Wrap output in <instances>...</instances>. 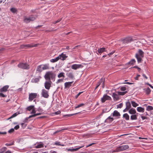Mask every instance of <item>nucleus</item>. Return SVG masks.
Returning <instances> with one entry per match:
<instances>
[{"mask_svg":"<svg viewBox=\"0 0 153 153\" xmlns=\"http://www.w3.org/2000/svg\"><path fill=\"white\" fill-rule=\"evenodd\" d=\"M55 74L52 71L47 72L45 76V78L46 80L51 81V79L55 80Z\"/></svg>","mask_w":153,"mask_h":153,"instance_id":"obj_1","label":"nucleus"},{"mask_svg":"<svg viewBox=\"0 0 153 153\" xmlns=\"http://www.w3.org/2000/svg\"><path fill=\"white\" fill-rule=\"evenodd\" d=\"M138 53L135 54V57L137 59L138 63L141 62L142 60V57L144 56V52L140 49H139L138 51Z\"/></svg>","mask_w":153,"mask_h":153,"instance_id":"obj_2","label":"nucleus"},{"mask_svg":"<svg viewBox=\"0 0 153 153\" xmlns=\"http://www.w3.org/2000/svg\"><path fill=\"white\" fill-rule=\"evenodd\" d=\"M36 17V16L33 15H31L29 17L25 16L24 19V22L27 23L30 21L35 20Z\"/></svg>","mask_w":153,"mask_h":153,"instance_id":"obj_3","label":"nucleus"},{"mask_svg":"<svg viewBox=\"0 0 153 153\" xmlns=\"http://www.w3.org/2000/svg\"><path fill=\"white\" fill-rule=\"evenodd\" d=\"M129 148V146L127 145H123L117 147L116 149L114 150L115 152H119L126 150Z\"/></svg>","mask_w":153,"mask_h":153,"instance_id":"obj_4","label":"nucleus"},{"mask_svg":"<svg viewBox=\"0 0 153 153\" xmlns=\"http://www.w3.org/2000/svg\"><path fill=\"white\" fill-rule=\"evenodd\" d=\"M18 66L20 68L28 70L30 68L29 65L27 63H20L18 65Z\"/></svg>","mask_w":153,"mask_h":153,"instance_id":"obj_5","label":"nucleus"},{"mask_svg":"<svg viewBox=\"0 0 153 153\" xmlns=\"http://www.w3.org/2000/svg\"><path fill=\"white\" fill-rule=\"evenodd\" d=\"M41 95L42 97L46 98H48L49 97L48 91L43 89L42 90Z\"/></svg>","mask_w":153,"mask_h":153,"instance_id":"obj_6","label":"nucleus"},{"mask_svg":"<svg viewBox=\"0 0 153 153\" xmlns=\"http://www.w3.org/2000/svg\"><path fill=\"white\" fill-rule=\"evenodd\" d=\"M111 98L110 97L106 94H105L103 95V97L101 98V101L102 103H104L106 100H111Z\"/></svg>","mask_w":153,"mask_h":153,"instance_id":"obj_7","label":"nucleus"},{"mask_svg":"<svg viewBox=\"0 0 153 153\" xmlns=\"http://www.w3.org/2000/svg\"><path fill=\"white\" fill-rule=\"evenodd\" d=\"M37 94L36 93H31L29 95V99L30 101H32L33 99L36 97Z\"/></svg>","mask_w":153,"mask_h":153,"instance_id":"obj_8","label":"nucleus"},{"mask_svg":"<svg viewBox=\"0 0 153 153\" xmlns=\"http://www.w3.org/2000/svg\"><path fill=\"white\" fill-rule=\"evenodd\" d=\"M131 37H129L124 39L123 41V42L124 44L128 43L133 41Z\"/></svg>","mask_w":153,"mask_h":153,"instance_id":"obj_9","label":"nucleus"},{"mask_svg":"<svg viewBox=\"0 0 153 153\" xmlns=\"http://www.w3.org/2000/svg\"><path fill=\"white\" fill-rule=\"evenodd\" d=\"M83 66L81 64H74L71 66L72 69L76 70L80 68H82Z\"/></svg>","mask_w":153,"mask_h":153,"instance_id":"obj_10","label":"nucleus"},{"mask_svg":"<svg viewBox=\"0 0 153 153\" xmlns=\"http://www.w3.org/2000/svg\"><path fill=\"white\" fill-rule=\"evenodd\" d=\"M51 81H49V82H46L45 83L44 85L45 88L46 89L49 90L51 87Z\"/></svg>","mask_w":153,"mask_h":153,"instance_id":"obj_11","label":"nucleus"},{"mask_svg":"<svg viewBox=\"0 0 153 153\" xmlns=\"http://www.w3.org/2000/svg\"><path fill=\"white\" fill-rule=\"evenodd\" d=\"M112 96L114 100H118L119 99V95L118 93H117V91L115 93H113Z\"/></svg>","mask_w":153,"mask_h":153,"instance_id":"obj_12","label":"nucleus"},{"mask_svg":"<svg viewBox=\"0 0 153 153\" xmlns=\"http://www.w3.org/2000/svg\"><path fill=\"white\" fill-rule=\"evenodd\" d=\"M58 57L59 58V59H60L62 60H64L66 59L68 56H66L65 54H64L63 53H62Z\"/></svg>","mask_w":153,"mask_h":153,"instance_id":"obj_13","label":"nucleus"},{"mask_svg":"<svg viewBox=\"0 0 153 153\" xmlns=\"http://www.w3.org/2000/svg\"><path fill=\"white\" fill-rule=\"evenodd\" d=\"M34 147L36 148H43L44 147V144L42 142L36 143L34 144Z\"/></svg>","mask_w":153,"mask_h":153,"instance_id":"obj_14","label":"nucleus"},{"mask_svg":"<svg viewBox=\"0 0 153 153\" xmlns=\"http://www.w3.org/2000/svg\"><path fill=\"white\" fill-rule=\"evenodd\" d=\"M9 87V85H5L0 89V91L1 92H6L7 91Z\"/></svg>","mask_w":153,"mask_h":153,"instance_id":"obj_15","label":"nucleus"},{"mask_svg":"<svg viewBox=\"0 0 153 153\" xmlns=\"http://www.w3.org/2000/svg\"><path fill=\"white\" fill-rule=\"evenodd\" d=\"M104 81L105 79H104L103 78H101L97 84V86L95 88V90L97 89L102 82V84H103L104 83Z\"/></svg>","mask_w":153,"mask_h":153,"instance_id":"obj_16","label":"nucleus"},{"mask_svg":"<svg viewBox=\"0 0 153 153\" xmlns=\"http://www.w3.org/2000/svg\"><path fill=\"white\" fill-rule=\"evenodd\" d=\"M73 81H72L65 82L64 84L65 88H69L71 86V84L73 83Z\"/></svg>","mask_w":153,"mask_h":153,"instance_id":"obj_17","label":"nucleus"},{"mask_svg":"<svg viewBox=\"0 0 153 153\" xmlns=\"http://www.w3.org/2000/svg\"><path fill=\"white\" fill-rule=\"evenodd\" d=\"M84 146V145H83L81 146H79L78 148H77L76 149H67V151H71V152H74L80 149L83 147Z\"/></svg>","mask_w":153,"mask_h":153,"instance_id":"obj_18","label":"nucleus"},{"mask_svg":"<svg viewBox=\"0 0 153 153\" xmlns=\"http://www.w3.org/2000/svg\"><path fill=\"white\" fill-rule=\"evenodd\" d=\"M106 51V48H98L97 50L98 52L100 55L103 52Z\"/></svg>","mask_w":153,"mask_h":153,"instance_id":"obj_19","label":"nucleus"},{"mask_svg":"<svg viewBox=\"0 0 153 153\" xmlns=\"http://www.w3.org/2000/svg\"><path fill=\"white\" fill-rule=\"evenodd\" d=\"M42 67V69L43 70L48 69L49 68V64H45L44 65H41Z\"/></svg>","mask_w":153,"mask_h":153,"instance_id":"obj_20","label":"nucleus"},{"mask_svg":"<svg viewBox=\"0 0 153 153\" xmlns=\"http://www.w3.org/2000/svg\"><path fill=\"white\" fill-rule=\"evenodd\" d=\"M113 116H120V114L119 112L117 111H114L113 113H112Z\"/></svg>","mask_w":153,"mask_h":153,"instance_id":"obj_21","label":"nucleus"},{"mask_svg":"<svg viewBox=\"0 0 153 153\" xmlns=\"http://www.w3.org/2000/svg\"><path fill=\"white\" fill-rule=\"evenodd\" d=\"M128 112L130 114H134L136 113V111L135 109L131 108L129 110Z\"/></svg>","mask_w":153,"mask_h":153,"instance_id":"obj_22","label":"nucleus"},{"mask_svg":"<svg viewBox=\"0 0 153 153\" xmlns=\"http://www.w3.org/2000/svg\"><path fill=\"white\" fill-rule=\"evenodd\" d=\"M126 109L129 110L131 108V104L129 100L126 102Z\"/></svg>","mask_w":153,"mask_h":153,"instance_id":"obj_23","label":"nucleus"},{"mask_svg":"<svg viewBox=\"0 0 153 153\" xmlns=\"http://www.w3.org/2000/svg\"><path fill=\"white\" fill-rule=\"evenodd\" d=\"M114 120V118L110 117H108L105 120L106 122L110 123Z\"/></svg>","mask_w":153,"mask_h":153,"instance_id":"obj_24","label":"nucleus"},{"mask_svg":"<svg viewBox=\"0 0 153 153\" xmlns=\"http://www.w3.org/2000/svg\"><path fill=\"white\" fill-rule=\"evenodd\" d=\"M42 65H38L37 67L36 68V71L38 72H41L42 71V70H43V69H42Z\"/></svg>","mask_w":153,"mask_h":153,"instance_id":"obj_25","label":"nucleus"},{"mask_svg":"<svg viewBox=\"0 0 153 153\" xmlns=\"http://www.w3.org/2000/svg\"><path fill=\"white\" fill-rule=\"evenodd\" d=\"M137 109L139 112H143L144 111V108L141 107H137Z\"/></svg>","mask_w":153,"mask_h":153,"instance_id":"obj_26","label":"nucleus"},{"mask_svg":"<svg viewBox=\"0 0 153 153\" xmlns=\"http://www.w3.org/2000/svg\"><path fill=\"white\" fill-rule=\"evenodd\" d=\"M137 119V115L136 114H134L131 116L130 119L131 120H136Z\"/></svg>","mask_w":153,"mask_h":153,"instance_id":"obj_27","label":"nucleus"},{"mask_svg":"<svg viewBox=\"0 0 153 153\" xmlns=\"http://www.w3.org/2000/svg\"><path fill=\"white\" fill-rule=\"evenodd\" d=\"M10 11L13 13H17V9L15 8L12 7L10 8Z\"/></svg>","mask_w":153,"mask_h":153,"instance_id":"obj_28","label":"nucleus"},{"mask_svg":"<svg viewBox=\"0 0 153 153\" xmlns=\"http://www.w3.org/2000/svg\"><path fill=\"white\" fill-rule=\"evenodd\" d=\"M59 60V58L58 57L55 59H51L50 60V62H51L54 63L57 62Z\"/></svg>","mask_w":153,"mask_h":153,"instance_id":"obj_29","label":"nucleus"},{"mask_svg":"<svg viewBox=\"0 0 153 153\" xmlns=\"http://www.w3.org/2000/svg\"><path fill=\"white\" fill-rule=\"evenodd\" d=\"M123 117L125 118L126 120H128L129 119V116L126 113L123 115Z\"/></svg>","mask_w":153,"mask_h":153,"instance_id":"obj_30","label":"nucleus"},{"mask_svg":"<svg viewBox=\"0 0 153 153\" xmlns=\"http://www.w3.org/2000/svg\"><path fill=\"white\" fill-rule=\"evenodd\" d=\"M63 77V78L65 77V73L63 72H61L59 73L58 75V77L59 78H60L61 77Z\"/></svg>","mask_w":153,"mask_h":153,"instance_id":"obj_31","label":"nucleus"},{"mask_svg":"<svg viewBox=\"0 0 153 153\" xmlns=\"http://www.w3.org/2000/svg\"><path fill=\"white\" fill-rule=\"evenodd\" d=\"M37 46V44H35L34 45H31L29 44L25 45H24V46L28 47H36Z\"/></svg>","mask_w":153,"mask_h":153,"instance_id":"obj_32","label":"nucleus"},{"mask_svg":"<svg viewBox=\"0 0 153 153\" xmlns=\"http://www.w3.org/2000/svg\"><path fill=\"white\" fill-rule=\"evenodd\" d=\"M67 76L71 79H73L74 77L73 74L72 73H69L67 74Z\"/></svg>","mask_w":153,"mask_h":153,"instance_id":"obj_33","label":"nucleus"},{"mask_svg":"<svg viewBox=\"0 0 153 153\" xmlns=\"http://www.w3.org/2000/svg\"><path fill=\"white\" fill-rule=\"evenodd\" d=\"M33 108H34V106L33 105H31L27 107L26 108V109L27 110L30 111L31 110H32Z\"/></svg>","mask_w":153,"mask_h":153,"instance_id":"obj_34","label":"nucleus"},{"mask_svg":"<svg viewBox=\"0 0 153 153\" xmlns=\"http://www.w3.org/2000/svg\"><path fill=\"white\" fill-rule=\"evenodd\" d=\"M144 90L145 91V92L147 94H149L151 91V90L149 88H148L146 89H145Z\"/></svg>","mask_w":153,"mask_h":153,"instance_id":"obj_35","label":"nucleus"},{"mask_svg":"<svg viewBox=\"0 0 153 153\" xmlns=\"http://www.w3.org/2000/svg\"><path fill=\"white\" fill-rule=\"evenodd\" d=\"M131 104L132 106L134 107H136L138 105V104L134 101H132L131 102Z\"/></svg>","mask_w":153,"mask_h":153,"instance_id":"obj_36","label":"nucleus"},{"mask_svg":"<svg viewBox=\"0 0 153 153\" xmlns=\"http://www.w3.org/2000/svg\"><path fill=\"white\" fill-rule=\"evenodd\" d=\"M7 149L6 147H3L0 149V153H3Z\"/></svg>","mask_w":153,"mask_h":153,"instance_id":"obj_37","label":"nucleus"},{"mask_svg":"<svg viewBox=\"0 0 153 153\" xmlns=\"http://www.w3.org/2000/svg\"><path fill=\"white\" fill-rule=\"evenodd\" d=\"M147 111H150L153 110V107L151 106H148L146 109Z\"/></svg>","mask_w":153,"mask_h":153,"instance_id":"obj_38","label":"nucleus"},{"mask_svg":"<svg viewBox=\"0 0 153 153\" xmlns=\"http://www.w3.org/2000/svg\"><path fill=\"white\" fill-rule=\"evenodd\" d=\"M136 62L135 60L134 59H131L129 62V64L131 65H132L134 64Z\"/></svg>","mask_w":153,"mask_h":153,"instance_id":"obj_39","label":"nucleus"},{"mask_svg":"<svg viewBox=\"0 0 153 153\" xmlns=\"http://www.w3.org/2000/svg\"><path fill=\"white\" fill-rule=\"evenodd\" d=\"M127 92V91H125V92H123L117 91V93H118L119 95H125L126 93Z\"/></svg>","mask_w":153,"mask_h":153,"instance_id":"obj_40","label":"nucleus"},{"mask_svg":"<svg viewBox=\"0 0 153 153\" xmlns=\"http://www.w3.org/2000/svg\"><path fill=\"white\" fill-rule=\"evenodd\" d=\"M60 143L59 142H56L54 144L57 146H64L65 145L63 144H60Z\"/></svg>","mask_w":153,"mask_h":153,"instance_id":"obj_41","label":"nucleus"},{"mask_svg":"<svg viewBox=\"0 0 153 153\" xmlns=\"http://www.w3.org/2000/svg\"><path fill=\"white\" fill-rule=\"evenodd\" d=\"M17 114L16 113H15L13 114L10 117H9V118H8V120H9L10 119L13 118L15 117H16L17 115Z\"/></svg>","mask_w":153,"mask_h":153,"instance_id":"obj_42","label":"nucleus"},{"mask_svg":"<svg viewBox=\"0 0 153 153\" xmlns=\"http://www.w3.org/2000/svg\"><path fill=\"white\" fill-rule=\"evenodd\" d=\"M36 114H33L32 115H31L30 116L28 117L26 119V120H28L29 118H31L32 117H36Z\"/></svg>","mask_w":153,"mask_h":153,"instance_id":"obj_43","label":"nucleus"},{"mask_svg":"<svg viewBox=\"0 0 153 153\" xmlns=\"http://www.w3.org/2000/svg\"><path fill=\"white\" fill-rule=\"evenodd\" d=\"M85 105V104H84V103H81L78 105H77V106H76L75 107V108H79L80 107H82V106H83V105Z\"/></svg>","mask_w":153,"mask_h":153,"instance_id":"obj_44","label":"nucleus"},{"mask_svg":"<svg viewBox=\"0 0 153 153\" xmlns=\"http://www.w3.org/2000/svg\"><path fill=\"white\" fill-rule=\"evenodd\" d=\"M123 104L122 103H121L117 105V108H121L123 106Z\"/></svg>","mask_w":153,"mask_h":153,"instance_id":"obj_45","label":"nucleus"},{"mask_svg":"<svg viewBox=\"0 0 153 153\" xmlns=\"http://www.w3.org/2000/svg\"><path fill=\"white\" fill-rule=\"evenodd\" d=\"M120 90L121 91H124L126 90V88L125 87H122L120 88Z\"/></svg>","mask_w":153,"mask_h":153,"instance_id":"obj_46","label":"nucleus"},{"mask_svg":"<svg viewBox=\"0 0 153 153\" xmlns=\"http://www.w3.org/2000/svg\"><path fill=\"white\" fill-rule=\"evenodd\" d=\"M83 92H81L79 93L78 94L75 96V98L76 99H77L78 97Z\"/></svg>","mask_w":153,"mask_h":153,"instance_id":"obj_47","label":"nucleus"},{"mask_svg":"<svg viewBox=\"0 0 153 153\" xmlns=\"http://www.w3.org/2000/svg\"><path fill=\"white\" fill-rule=\"evenodd\" d=\"M36 112V111L35 110V109L34 108H33V109H32V111L31 112V114H35Z\"/></svg>","mask_w":153,"mask_h":153,"instance_id":"obj_48","label":"nucleus"},{"mask_svg":"<svg viewBox=\"0 0 153 153\" xmlns=\"http://www.w3.org/2000/svg\"><path fill=\"white\" fill-rule=\"evenodd\" d=\"M14 128H11L10 129L9 131H8V132L9 133H12V132H14Z\"/></svg>","mask_w":153,"mask_h":153,"instance_id":"obj_49","label":"nucleus"},{"mask_svg":"<svg viewBox=\"0 0 153 153\" xmlns=\"http://www.w3.org/2000/svg\"><path fill=\"white\" fill-rule=\"evenodd\" d=\"M0 97H6V95H4V94H2V92L0 91Z\"/></svg>","mask_w":153,"mask_h":153,"instance_id":"obj_50","label":"nucleus"},{"mask_svg":"<svg viewBox=\"0 0 153 153\" xmlns=\"http://www.w3.org/2000/svg\"><path fill=\"white\" fill-rule=\"evenodd\" d=\"M62 81H63V79H59L57 80L56 83H60V82H62Z\"/></svg>","mask_w":153,"mask_h":153,"instance_id":"obj_51","label":"nucleus"},{"mask_svg":"<svg viewBox=\"0 0 153 153\" xmlns=\"http://www.w3.org/2000/svg\"><path fill=\"white\" fill-rule=\"evenodd\" d=\"M39 79L38 78H35L34 79V82H39Z\"/></svg>","mask_w":153,"mask_h":153,"instance_id":"obj_52","label":"nucleus"},{"mask_svg":"<svg viewBox=\"0 0 153 153\" xmlns=\"http://www.w3.org/2000/svg\"><path fill=\"white\" fill-rule=\"evenodd\" d=\"M19 128V125H17L16 126H15L14 128V129H15L16 130H17Z\"/></svg>","mask_w":153,"mask_h":153,"instance_id":"obj_53","label":"nucleus"},{"mask_svg":"<svg viewBox=\"0 0 153 153\" xmlns=\"http://www.w3.org/2000/svg\"><path fill=\"white\" fill-rule=\"evenodd\" d=\"M140 75L139 74L137 75V76L134 78V79L136 80H138V78L140 77Z\"/></svg>","mask_w":153,"mask_h":153,"instance_id":"obj_54","label":"nucleus"},{"mask_svg":"<svg viewBox=\"0 0 153 153\" xmlns=\"http://www.w3.org/2000/svg\"><path fill=\"white\" fill-rule=\"evenodd\" d=\"M133 68H137V69H138L139 71H140V70H141V68H140L139 67H138L137 66H134Z\"/></svg>","mask_w":153,"mask_h":153,"instance_id":"obj_55","label":"nucleus"},{"mask_svg":"<svg viewBox=\"0 0 153 153\" xmlns=\"http://www.w3.org/2000/svg\"><path fill=\"white\" fill-rule=\"evenodd\" d=\"M41 103L43 105H46V102L45 101L42 100L41 102Z\"/></svg>","mask_w":153,"mask_h":153,"instance_id":"obj_56","label":"nucleus"},{"mask_svg":"<svg viewBox=\"0 0 153 153\" xmlns=\"http://www.w3.org/2000/svg\"><path fill=\"white\" fill-rule=\"evenodd\" d=\"M60 113H61V111H56L55 112V114H60Z\"/></svg>","mask_w":153,"mask_h":153,"instance_id":"obj_57","label":"nucleus"},{"mask_svg":"<svg viewBox=\"0 0 153 153\" xmlns=\"http://www.w3.org/2000/svg\"><path fill=\"white\" fill-rule=\"evenodd\" d=\"M94 144H95V143H91V144H90L89 145L87 146H86V148H87V147H88L91 146H92L93 145H94Z\"/></svg>","mask_w":153,"mask_h":153,"instance_id":"obj_58","label":"nucleus"},{"mask_svg":"<svg viewBox=\"0 0 153 153\" xmlns=\"http://www.w3.org/2000/svg\"><path fill=\"white\" fill-rule=\"evenodd\" d=\"M114 52H111V53H108V55L109 56H110L111 55L113 54L114 53Z\"/></svg>","mask_w":153,"mask_h":153,"instance_id":"obj_59","label":"nucleus"},{"mask_svg":"<svg viewBox=\"0 0 153 153\" xmlns=\"http://www.w3.org/2000/svg\"><path fill=\"white\" fill-rule=\"evenodd\" d=\"M62 19V18L59 19L58 20L56 21V22L57 23L60 22Z\"/></svg>","mask_w":153,"mask_h":153,"instance_id":"obj_60","label":"nucleus"},{"mask_svg":"<svg viewBox=\"0 0 153 153\" xmlns=\"http://www.w3.org/2000/svg\"><path fill=\"white\" fill-rule=\"evenodd\" d=\"M13 144V143L9 144L8 143H7L5 144V145L6 146H10L12 145Z\"/></svg>","mask_w":153,"mask_h":153,"instance_id":"obj_61","label":"nucleus"},{"mask_svg":"<svg viewBox=\"0 0 153 153\" xmlns=\"http://www.w3.org/2000/svg\"><path fill=\"white\" fill-rule=\"evenodd\" d=\"M143 76V77H144L146 79H148V77L146 76L144 74H143L142 75Z\"/></svg>","mask_w":153,"mask_h":153,"instance_id":"obj_62","label":"nucleus"},{"mask_svg":"<svg viewBox=\"0 0 153 153\" xmlns=\"http://www.w3.org/2000/svg\"><path fill=\"white\" fill-rule=\"evenodd\" d=\"M141 117L143 120L145 119H146V117L143 116H142Z\"/></svg>","mask_w":153,"mask_h":153,"instance_id":"obj_63","label":"nucleus"},{"mask_svg":"<svg viewBox=\"0 0 153 153\" xmlns=\"http://www.w3.org/2000/svg\"><path fill=\"white\" fill-rule=\"evenodd\" d=\"M5 153H11V151L9 150H8L6 151Z\"/></svg>","mask_w":153,"mask_h":153,"instance_id":"obj_64","label":"nucleus"}]
</instances>
